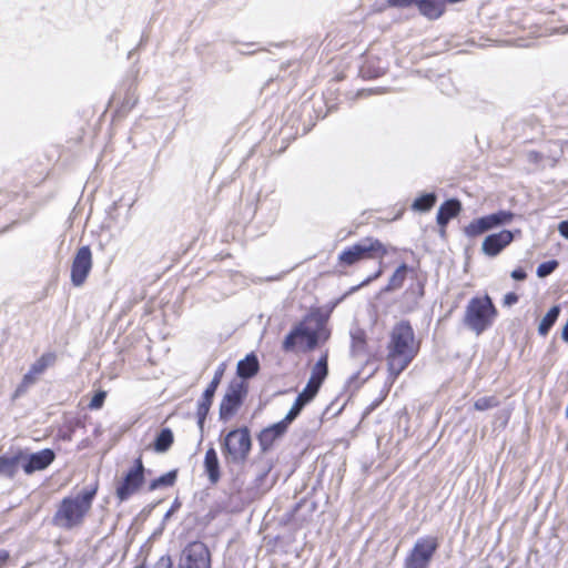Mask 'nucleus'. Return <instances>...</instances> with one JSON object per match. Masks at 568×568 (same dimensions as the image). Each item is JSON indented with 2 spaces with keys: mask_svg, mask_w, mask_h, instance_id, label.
Listing matches in <instances>:
<instances>
[{
  "mask_svg": "<svg viewBox=\"0 0 568 568\" xmlns=\"http://www.w3.org/2000/svg\"><path fill=\"white\" fill-rule=\"evenodd\" d=\"M286 272H281L278 274H275V275H267V276H263V277H258L260 281H264V282H275V281H281L283 278V275L285 274Z\"/></svg>",
  "mask_w": 568,
  "mask_h": 568,
  "instance_id": "47",
  "label": "nucleus"
},
{
  "mask_svg": "<svg viewBox=\"0 0 568 568\" xmlns=\"http://www.w3.org/2000/svg\"><path fill=\"white\" fill-rule=\"evenodd\" d=\"M438 200L437 193L435 191L432 192H420L412 202L410 210L417 213H428L435 205Z\"/></svg>",
  "mask_w": 568,
  "mask_h": 568,
  "instance_id": "24",
  "label": "nucleus"
},
{
  "mask_svg": "<svg viewBox=\"0 0 568 568\" xmlns=\"http://www.w3.org/2000/svg\"><path fill=\"white\" fill-rule=\"evenodd\" d=\"M416 268L408 265L406 262H400L387 278L386 284H403L407 280H414L416 277Z\"/></svg>",
  "mask_w": 568,
  "mask_h": 568,
  "instance_id": "26",
  "label": "nucleus"
},
{
  "mask_svg": "<svg viewBox=\"0 0 568 568\" xmlns=\"http://www.w3.org/2000/svg\"><path fill=\"white\" fill-rule=\"evenodd\" d=\"M337 303H338V301L333 303L332 306L329 307L328 312H331L336 306Z\"/></svg>",
  "mask_w": 568,
  "mask_h": 568,
  "instance_id": "55",
  "label": "nucleus"
},
{
  "mask_svg": "<svg viewBox=\"0 0 568 568\" xmlns=\"http://www.w3.org/2000/svg\"><path fill=\"white\" fill-rule=\"evenodd\" d=\"M316 325L312 326V320L297 324L284 338L282 348L284 352H294L298 346L305 344V349H314L320 341H326L329 332L325 327L324 320L317 317Z\"/></svg>",
  "mask_w": 568,
  "mask_h": 568,
  "instance_id": "5",
  "label": "nucleus"
},
{
  "mask_svg": "<svg viewBox=\"0 0 568 568\" xmlns=\"http://www.w3.org/2000/svg\"><path fill=\"white\" fill-rule=\"evenodd\" d=\"M384 88H375V89H361L356 92L357 98H365L375 93L384 92Z\"/></svg>",
  "mask_w": 568,
  "mask_h": 568,
  "instance_id": "41",
  "label": "nucleus"
},
{
  "mask_svg": "<svg viewBox=\"0 0 568 568\" xmlns=\"http://www.w3.org/2000/svg\"><path fill=\"white\" fill-rule=\"evenodd\" d=\"M19 222L18 221H13L12 223L10 224H7L6 226H3L1 230H0V234H3V233H7L9 231H11L13 229V226L18 225Z\"/></svg>",
  "mask_w": 568,
  "mask_h": 568,
  "instance_id": "51",
  "label": "nucleus"
},
{
  "mask_svg": "<svg viewBox=\"0 0 568 568\" xmlns=\"http://www.w3.org/2000/svg\"><path fill=\"white\" fill-rule=\"evenodd\" d=\"M23 457L24 453L22 450L11 456H0V477L13 478L18 473L19 466H21Z\"/></svg>",
  "mask_w": 568,
  "mask_h": 568,
  "instance_id": "22",
  "label": "nucleus"
},
{
  "mask_svg": "<svg viewBox=\"0 0 568 568\" xmlns=\"http://www.w3.org/2000/svg\"><path fill=\"white\" fill-rule=\"evenodd\" d=\"M92 268V252L89 245L80 246L72 260L71 284H84Z\"/></svg>",
  "mask_w": 568,
  "mask_h": 568,
  "instance_id": "14",
  "label": "nucleus"
},
{
  "mask_svg": "<svg viewBox=\"0 0 568 568\" xmlns=\"http://www.w3.org/2000/svg\"><path fill=\"white\" fill-rule=\"evenodd\" d=\"M95 494L94 487L74 497L63 498L53 516L54 525L67 530L80 527L92 507Z\"/></svg>",
  "mask_w": 568,
  "mask_h": 568,
  "instance_id": "3",
  "label": "nucleus"
},
{
  "mask_svg": "<svg viewBox=\"0 0 568 568\" xmlns=\"http://www.w3.org/2000/svg\"><path fill=\"white\" fill-rule=\"evenodd\" d=\"M10 558V554L6 549L0 550V568L3 567V565L7 562V560Z\"/></svg>",
  "mask_w": 568,
  "mask_h": 568,
  "instance_id": "49",
  "label": "nucleus"
},
{
  "mask_svg": "<svg viewBox=\"0 0 568 568\" xmlns=\"http://www.w3.org/2000/svg\"><path fill=\"white\" fill-rule=\"evenodd\" d=\"M387 69L381 65L379 58H366L358 69V74L364 80H375L383 77Z\"/></svg>",
  "mask_w": 568,
  "mask_h": 568,
  "instance_id": "21",
  "label": "nucleus"
},
{
  "mask_svg": "<svg viewBox=\"0 0 568 568\" xmlns=\"http://www.w3.org/2000/svg\"><path fill=\"white\" fill-rule=\"evenodd\" d=\"M178 568H211V555L205 544H189L182 551Z\"/></svg>",
  "mask_w": 568,
  "mask_h": 568,
  "instance_id": "12",
  "label": "nucleus"
},
{
  "mask_svg": "<svg viewBox=\"0 0 568 568\" xmlns=\"http://www.w3.org/2000/svg\"><path fill=\"white\" fill-rule=\"evenodd\" d=\"M351 354L354 358L363 362L371 356L367 346L365 332L358 327L351 329Z\"/></svg>",
  "mask_w": 568,
  "mask_h": 568,
  "instance_id": "20",
  "label": "nucleus"
},
{
  "mask_svg": "<svg viewBox=\"0 0 568 568\" xmlns=\"http://www.w3.org/2000/svg\"><path fill=\"white\" fill-rule=\"evenodd\" d=\"M518 216L511 210L499 209L495 212L473 219L465 227L464 234L468 239H476L486 232L505 229Z\"/></svg>",
  "mask_w": 568,
  "mask_h": 568,
  "instance_id": "6",
  "label": "nucleus"
},
{
  "mask_svg": "<svg viewBox=\"0 0 568 568\" xmlns=\"http://www.w3.org/2000/svg\"><path fill=\"white\" fill-rule=\"evenodd\" d=\"M174 440L173 433L170 428H163L154 440V450L156 453H165L172 446Z\"/></svg>",
  "mask_w": 568,
  "mask_h": 568,
  "instance_id": "29",
  "label": "nucleus"
},
{
  "mask_svg": "<svg viewBox=\"0 0 568 568\" xmlns=\"http://www.w3.org/2000/svg\"><path fill=\"white\" fill-rule=\"evenodd\" d=\"M153 568H172V560L169 556H162Z\"/></svg>",
  "mask_w": 568,
  "mask_h": 568,
  "instance_id": "42",
  "label": "nucleus"
},
{
  "mask_svg": "<svg viewBox=\"0 0 568 568\" xmlns=\"http://www.w3.org/2000/svg\"><path fill=\"white\" fill-rule=\"evenodd\" d=\"M377 261H378L377 268L369 274L363 275L359 278V282L357 284H372L373 282L377 281L382 276V274H384L387 265L385 263H383L382 260H377Z\"/></svg>",
  "mask_w": 568,
  "mask_h": 568,
  "instance_id": "34",
  "label": "nucleus"
},
{
  "mask_svg": "<svg viewBox=\"0 0 568 568\" xmlns=\"http://www.w3.org/2000/svg\"><path fill=\"white\" fill-rule=\"evenodd\" d=\"M498 316V311L488 295L470 298L465 307L463 324L476 336L493 327Z\"/></svg>",
  "mask_w": 568,
  "mask_h": 568,
  "instance_id": "4",
  "label": "nucleus"
},
{
  "mask_svg": "<svg viewBox=\"0 0 568 568\" xmlns=\"http://www.w3.org/2000/svg\"><path fill=\"white\" fill-rule=\"evenodd\" d=\"M297 416H291V412L288 410V413L282 420L263 429L258 435V443L261 445L262 450H264V452L267 450L277 438L283 436L284 433L287 430L288 425Z\"/></svg>",
  "mask_w": 568,
  "mask_h": 568,
  "instance_id": "18",
  "label": "nucleus"
},
{
  "mask_svg": "<svg viewBox=\"0 0 568 568\" xmlns=\"http://www.w3.org/2000/svg\"><path fill=\"white\" fill-rule=\"evenodd\" d=\"M258 359L254 353H251L237 363V375L242 378H251L258 372Z\"/></svg>",
  "mask_w": 568,
  "mask_h": 568,
  "instance_id": "27",
  "label": "nucleus"
},
{
  "mask_svg": "<svg viewBox=\"0 0 568 568\" xmlns=\"http://www.w3.org/2000/svg\"><path fill=\"white\" fill-rule=\"evenodd\" d=\"M136 100H134L132 103H130V100L128 99L125 102H123V105L122 106H129V109L133 108L134 104H135Z\"/></svg>",
  "mask_w": 568,
  "mask_h": 568,
  "instance_id": "53",
  "label": "nucleus"
},
{
  "mask_svg": "<svg viewBox=\"0 0 568 568\" xmlns=\"http://www.w3.org/2000/svg\"><path fill=\"white\" fill-rule=\"evenodd\" d=\"M148 41H149V34L146 31H143L138 45L128 53V59H132V57L135 54V52L138 50H140L141 48H143L148 43Z\"/></svg>",
  "mask_w": 568,
  "mask_h": 568,
  "instance_id": "39",
  "label": "nucleus"
},
{
  "mask_svg": "<svg viewBox=\"0 0 568 568\" xmlns=\"http://www.w3.org/2000/svg\"><path fill=\"white\" fill-rule=\"evenodd\" d=\"M181 506V504L179 503V500L176 499L172 507L168 510V513L165 514L164 518L168 519L170 516H172V514L179 509V507Z\"/></svg>",
  "mask_w": 568,
  "mask_h": 568,
  "instance_id": "50",
  "label": "nucleus"
},
{
  "mask_svg": "<svg viewBox=\"0 0 568 568\" xmlns=\"http://www.w3.org/2000/svg\"><path fill=\"white\" fill-rule=\"evenodd\" d=\"M448 0H416L415 7L428 20L439 19L446 11Z\"/></svg>",
  "mask_w": 568,
  "mask_h": 568,
  "instance_id": "19",
  "label": "nucleus"
},
{
  "mask_svg": "<svg viewBox=\"0 0 568 568\" xmlns=\"http://www.w3.org/2000/svg\"><path fill=\"white\" fill-rule=\"evenodd\" d=\"M224 369H225L224 364H221L216 368L211 383L207 385V387L205 388V390L202 394L201 399L197 403L196 417H197V425L201 430L204 427L205 418L210 412L214 394H215V392L221 383V379L223 377Z\"/></svg>",
  "mask_w": 568,
  "mask_h": 568,
  "instance_id": "15",
  "label": "nucleus"
},
{
  "mask_svg": "<svg viewBox=\"0 0 568 568\" xmlns=\"http://www.w3.org/2000/svg\"><path fill=\"white\" fill-rule=\"evenodd\" d=\"M204 469L210 483L215 485L220 480L221 474L219 457L216 450L213 447H210L205 453Z\"/></svg>",
  "mask_w": 568,
  "mask_h": 568,
  "instance_id": "25",
  "label": "nucleus"
},
{
  "mask_svg": "<svg viewBox=\"0 0 568 568\" xmlns=\"http://www.w3.org/2000/svg\"><path fill=\"white\" fill-rule=\"evenodd\" d=\"M557 230L560 236L568 240V220L560 221L558 223Z\"/></svg>",
  "mask_w": 568,
  "mask_h": 568,
  "instance_id": "44",
  "label": "nucleus"
},
{
  "mask_svg": "<svg viewBox=\"0 0 568 568\" xmlns=\"http://www.w3.org/2000/svg\"><path fill=\"white\" fill-rule=\"evenodd\" d=\"M404 212H405V209L399 210L396 213V215L394 216V220H399L403 216Z\"/></svg>",
  "mask_w": 568,
  "mask_h": 568,
  "instance_id": "54",
  "label": "nucleus"
},
{
  "mask_svg": "<svg viewBox=\"0 0 568 568\" xmlns=\"http://www.w3.org/2000/svg\"><path fill=\"white\" fill-rule=\"evenodd\" d=\"M438 548L439 539L436 536L417 538L404 559L403 568H429Z\"/></svg>",
  "mask_w": 568,
  "mask_h": 568,
  "instance_id": "9",
  "label": "nucleus"
},
{
  "mask_svg": "<svg viewBox=\"0 0 568 568\" xmlns=\"http://www.w3.org/2000/svg\"><path fill=\"white\" fill-rule=\"evenodd\" d=\"M463 210V205L459 199L449 197L445 200L438 207L436 213V220H440L442 223L450 222L456 217Z\"/></svg>",
  "mask_w": 568,
  "mask_h": 568,
  "instance_id": "23",
  "label": "nucleus"
},
{
  "mask_svg": "<svg viewBox=\"0 0 568 568\" xmlns=\"http://www.w3.org/2000/svg\"><path fill=\"white\" fill-rule=\"evenodd\" d=\"M499 400L495 396L480 397L474 403V407L477 410H487L498 406Z\"/></svg>",
  "mask_w": 568,
  "mask_h": 568,
  "instance_id": "35",
  "label": "nucleus"
},
{
  "mask_svg": "<svg viewBox=\"0 0 568 568\" xmlns=\"http://www.w3.org/2000/svg\"><path fill=\"white\" fill-rule=\"evenodd\" d=\"M521 233L520 229H501L489 233L484 237L480 251L487 257H496L517 237H520Z\"/></svg>",
  "mask_w": 568,
  "mask_h": 568,
  "instance_id": "10",
  "label": "nucleus"
},
{
  "mask_svg": "<svg viewBox=\"0 0 568 568\" xmlns=\"http://www.w3.org/2000/svg\"><path fill=\"white\" fill-rule=\"evenodd\" d=\"M54 361V355L52 354H43L40 358H38L28 371L33 377H38L41 375L49 365H51Z\"/></svg>",
  "mask_w": 568,
  "mask_h": 568,
  "instance_id": "30",
  "label": "nucleus"
},
{
  "mask_svg": "<svg viewBox=\"0 0 568 568\" xmlns=\"http://www.w3.org/2000/svg\"><path fill=\"white\" fill-rule=\"evenodd\" d=\"M416 0H387V4L390 8L406 9L414 6Z\"/></svg>",
  "mask_w": 568,
  "mask_h": 568,
  "instance_id": "37",
  "label": "nucleus"
},
{
  "mask_svg": "<svg viewBox=\"0 0 568 568\" xmlns=\"http://www.w3.org/2000/svg\"><path fill=\"white\" fill-rule=\"evenodd\" d=\"M559 266V262L556 258H550L547 261H542L538 264L536 268V275L539 278H544L551 274Z\"/></svg>",
  "mask_w": 568,
  "mask_h": 568,
  "instance_id": "32",
  "label": "nucleus"
},
{
  "mask_svg": "<svg viewBox=\"0 0 568 568\" xmlns=\"http://www.w3.org/2000/svg\"><path fill=\"white\" fill-rule=\"evenodd\" d=\"M389 248L379 239L365 236L354 244L345 246L337 254L335 267L339 273H346L345 270L358 266L367 261L383 260L388 254Z\"/></svg>",
  "mask_w": 568,
  "mask_h": 568,
  "instance_id": "2",
  "label": "nucleus"
},
{
  "mask_svg": "<svg viewBox=\"0 0 568 568\" xmlns=\"http://www.w3.org/2000/svg\"><path fill=\"white\" fill-rule=\"evenodd\" d=\"M178 477V470H171L150 483L149 489L155 490L161 487L173 486Z\"/></svg>",
  "mask_w": 568,
  "mask_h": 568,
  "instance_id": "31",
  "label": "nucleus"
},
{
  "mask_svg": "<svg viewBox=\"0 0 568 568\" xmlns=\"http://www.w3.org/2000/svg\"><path fill=\"white\" fill-rule=\"evenodd\" d=\"M121 202V199L118 201H114L106 210V215L110 220H116V210L119 207V204Z\"/></svg>",
  "mask_w": 568,
  "mask_h": 568,
  "instance_id": "43",
  "label": "nucleus"
},
{
  "mask_svg": "<svg viewBox=\"0 0 568 568\" xmlns=\"http://www.w3.org/2000/svg\"><path fill=\"white\" fill-rule=\"evenodd\" d=\"M144 483V466L142 458L135 459L134 466L125 474L123 479L116 486V497L120 501L128 500L134 495Z\"/></svg>",
  "mask_w": 568,
  "mask_h": 568,
  "instance_id": "11",
  "label": "nucleus"
},
{
  "mask_svg": "<svg viewBox=\"0 0 568 568\" xmlns=\"http://www.w3.org/2000/svg\"><path fill=\"white\" fill-rule=\"evenodd\" d=\"M55 458V453L50 448L40 452L26 454L21 463L22 469L27 475L48 468Z\"/></svg>",
  "mask_w": 568,
  "mask_h": 568,
  "instance_id": "17",
  "label": "nucleus"
},
{
  "mask_svg": "<svg viewBox=\"0 0 568 568\" xmlns=\"http://www.w3.org/2000/svg\"><path fill=\"white\" fill-rule=\"evenodd\" d=\"M359 287H361L359 285L354 286V287L349 291V293L354 292L355 290H357V288H359Z\"/></svg>",
  "mask_w": 568,
  "mask_h": 568,
  "instance_id": "56",
  "label": "nucleus"
},
{
  "mask_svg": "<svg viewBox=\"0 0 568 568\" xmlns=\"http://www.w3.org/2000/svg\"><path fill=\"white\" fill-rule=\"evenodd\" d=\"M106 397V393L104 390H99L95 393V395L92 397L89 408L90 409H99L102 407L104 399Z\"/></svg>",
  "mask_w": 568,
  "mask_h": 568,
  "instance_id": "36",
  "label": "nucleus"
},
{
  "mask_svg": "<svg viewBox=\"0 0 568 568\" xmlns=\"http://www.w3.org/2000/svg\"><path fill=\"white\" fill-rule=\"evenodd\" d=\"M37 382V378L33 377L31 374L29 373H26L22 377V381L21 383L18 385V387L16 388L13 395H12V398L13 399H17L19 397H21L22 395H24L27 393V390L32 386L34 385Z\"/></svg>",
  "mask_w": 568,
  "mask_h": 568,
  "instance_id": "33",
  "label": "nucleus"
},
{
  "mask_svg": "<svg viewBox=\"0 0 568 568\" xmlns=\"http://www.w3.org/2000/svg\"><path fill=\"white\" fill-rule=\"evenodd\" d=\"M220 65H221V68H222V70L224 72L229 73V72H231L233 70V67H232V64L229 61H223V62L220 63Z\"/></svg>",
  "mask_w": 568,
  "mask_h": 568,
  "instance_id": "52",
  "label": "nucleus"
},
{
  "mask_svg": "<svg viewBox=\"0 0 568 568\" xmlns=\"http://www.w3.org/2000/svg\"><path fill=\"white\" fill-rule=\"evenodd\" d=\"M419 294L423 295V286H419Z\"/></svg>",
  "mask_w": 568,
  "mask_h": 568,
  "instance_id": "57",
  "label": "nucleus"
},
{
  "mask_svg": "<svg viewBox=\"0 0 568 568\" xmlns=\"http://www.w3.org/2000/svg\"><path fill=\"white\" fill-rule=\"evenodd\" d=\"M544 155L539 151H530L528 153V161L534 164H538L542 160Z\"/></svg>",
  "mask_w": 568,
  "mask_h": 568,
  "instance_id": "45",
  "label": "nucleus"
},
{
  "mask_svg": "<svg viewBox=\"0 0 568 568\" xmlns=\"http://www.w3.org/2000/svg\"><path fill=\"white\" fill-rule=\"evenodd\" d=\"M258 43L256 42H247V43H244L245 47H256L255 49L253 50H240L239 53L242 54V55H253L255 54L256 52H260V51H265V48L263 47H257Z\"/></svg>",
  "mask_w": 568,
  "mask_h": 568,
  "instance_id": "40",
  "label": "nucleus"
},
{
  "mask_svg": "<svg viewBox=\"0 0 568 568\" xmlns=\"http://www.w3.org/2000/svg\"><path fill=\"white\" fill-rule=\"evenodd\" d=\"M323 105L316 106L314 102L304 101L301 104V115H307L310 122L303 121L302 134H307L315 125V121L324 119L328 113L336 110V104H328L326 101H322Z\"/></svg>",
  "mask_w": 568,
  "mask_h": 568,
  "instance_id": "16",
  "label": "nucleus"
},
{
  "mask_svg": "<svg viewBox=\"0 0 568 568\" xmlns=\"http://www.w3.org/2000/svg\"><path fill=\"white\" fill-rule=\"evenodd\" d=\"M387 349L389 373L397 376L409 365L418 349L408 322L402 321L393 327Z\"/></svg>",
  "mask_w": 568,
  "mask_h": 568,
  "instance_id": "1",
  "label": "nucleus"
},
{
  "mask_svg": "<svg viewBox=\"0 0 568 568\" xmlns=\"http://www.w3.org/2000/svg\"><path fill=\"white\" fill-rule=\"evenodd\" d=\"M436 223H437V226H438V232H439V236L440 237H445L446 236V229H447V225L449 222H444L442 223L440 220H436Z\"/></svg>",
  "mask_w": 568,
  "mask_h": 568,
  "instance_id": "48",
  "label": "nucleus"
},
{
  "mask_svg": "<svg viewBox=\"0 0 568 568\" xmlns=\"http://www.w3.org/2000/svg\"><path fill=\"white\" fill-rule=\"evenodd\" d=\"M560 314V307L558 305L552 306L547 314L542 317L538 326V333L541 336H546L552 325L556 323L558 316Z\"/></svg>",
  "mask_w": 568,
  "mask_h": 568,
  "instance_id": "28",
  "label": "nucleus"
},
{
  "mask_svg": "<svg viewBox=\"0 0 568 568\" xmlns=\"http://www.w3.org/2000/svg\"><path fill=\"white\" fill-rule=\"evenodd\" d=\"M252 447L250 430L246 427L229 432L222 442V454L227 463L243 464Z\"/></svg>",
  "mask_w": 568,
  "mask_h": 568,
  "instance_id": "7",
  "label": "nucleus"
},
{
  "mask_svg": "<svg viewBox=\"0 0 568 568\" xmlns=\"http://www.w3.org/2000/svg\"><path fill=\"white\" fill-rule=\"evenodd\" d=\"M327 374V354H324L312 368V374L306 386L297 395L293 406L291 407V416H298L303 407L316 396Z\"/></svg>",
  "mask_w": 568,
  "mask_h": 568,
  "instance_id": "8",
  "label": "nucleus"
},
{
  "mask_svg": "<svg viewBox=\"0 0 568 568\" xmlns=\"http://www.w3.org/2000/svg\"><path fill=\"white\" fill-rule=\"evenodd\" d=\"M245 395L246 388L243 383H231L220 404V419L226 422L232 418L241 407Z\"/></svg>",
  "mask_w": 568,
  "mask_h": 568,
  "instance_id": "13",
  "label": "nucleus"
},
{
  "mask_svg": "<svg viewBox=\"0 0 568 568\" xmlns=\"http://www.w3.org/2000/svg\"><path fill=\"white\" fill-rule=\"evenodd\" d=\"M518 296L515 293H508L504 297V305L511 306L517 303Z\"/></svg>",
  "mask_w": 568,
  "mask_h": 568,
  "instance_id": "46",
  "label": "nucleus"
},
{
  "mask_svg": "<svg viewBox=\"0 0 568 568\" xmlns=\"http://www.w3.org/2000/svg\"><path fill=\"white\" fill-rule=\"evenodd\" d=\"M510 277L515 281V282H523L526 280L527 277V271L525 267L523 266H517L516 268H514L510 273Z\"/></svg>",
  "mask_w": 568,
  "mask_h": 568,
  "instance_id": "38",
  "label": "nucleus"
}]
</instances>
